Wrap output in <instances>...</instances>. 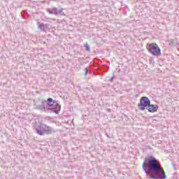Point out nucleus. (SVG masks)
Returning <instances> with one entry per match:
<instances>
[{
	"label": "nucleus",
	"mask_w": 179,
	"mask_h": 179,
	"mask_svg": "<svg viewBox=\"0 0 179 179\" xmlns=\"http://www.w3.org/2000/svg\"><path fill=\"white\" fill-rule=\"evenodd\" d=\"M143 162L142 164V167L143 170H145V172L146 173L147 176H149V171H146L145 167L148 170H153V171H157V175L155 176H150V178L153 179H166L167 178V176H166V172H164V170L162 166H160V163L158 160H157L156 158L153 157H149L145 159V162Z\"/></svg>",
	"instance_id": "f257e3e1"
},
{
	"label": "nucleus",
	"mask_w": 179,
	"mask_h": 179,
	"mask_svg": "<svg viewBox=\"0 0 179 179\" xmlns=\"http://www.w3.org/2000/svg\"><path fill=\"white\" fill-rule=\"evenodd\" d=\"M147 50L154 57H160L162 55V49L156 43H148L147 45Z\"/></svg>",
	"instance_id": "f03ea898"
},
{
	"label": "nucleus",
	"mask_w": 179,
	"mask_h": 179,
	"mask_svg": "<svg viewBox=\"0 0 179 179\" xmlns=\"http://www.w3.org/2000/svg\"><path fill=\"white\" fill-rule=\"evenodd\" d=\"M35 129L38 135H41V136H44V134L50 135L52 133V128L43 124H41L39 126H37Z\"/></svg>",
	"instance_id": "7ed1b4c3"
},
{
	"label": "nucleus",
	"mask_w": 179,
	"mask_h": 179,
	"mask_svg": "<svg viewBox=\"0 0 179 179\" xmlns=\"http://www.w3.org/2000/svg\"><path fill=\"white\" fill-rule=\"evenodd\" d=\"M150 104V100L146 96L141 97L140 103L138 104V107L141 111H143Z\"/></svg>",
	"instance_id": "20e7f679"
},
{
	"label": "nucleus",
	"mask_w": 179,
	"mask_h": 179,
	"mask_svg": "<svg viewBox=\"0 0 179 179\" xmlns=\"http://www.w3.org/2000/svg\"><path fill=\"white\" fill-rule=\"evenodd\" d=\"M159 107H157V105H150V103L147 108V110L149 111V113H156V111H157Z\"/></svg>",
	"instance_id": "39448f33"
},
{
	"label": "nucleus",
	"mask_w": 179,
	"mask_h": 179,
	"mask_svg": "<svg viewBox=\"0 0 179 179\" xmlns=\"http://www.w3.org/2000/svg\"><path fill=\"white\" fill-rule=\"evenodd\" d=\"M48 101V107H50V108H54V104L55 106H58V103L55 101L52 100V98H49Z\"/></svg>",
	"instance_id": "423d86ee"
},
{
	"label": "nucleus",
	"mask_w": 179,
	"mask_h": 179,
	"mask_svg": "<svg viewBox=\"0 0 179 179\" xmlns=\"http://www.w3.org/2000/svg\"><path fill=\"white\" fill-rule=\"evenodd\" d=\"M87 51H90V46H86Z\"/></svg>",
	"instance_id": "0eeeda50"
},
{
	"label": "nucleus",
	"mask_w": 179,
	"mask_h": 179,
	"mask_svg": "<svg viewBox=\"0 0 179 179\" xmlns=\"http://www.w3.org/2000/svg\"><path fill=\"white\" fill-rule=\"evenodd\" d=\"M86 72H87V69H86Z\"/></svg>",
	"instance_id": "6e6552de"
}]
</instances>
